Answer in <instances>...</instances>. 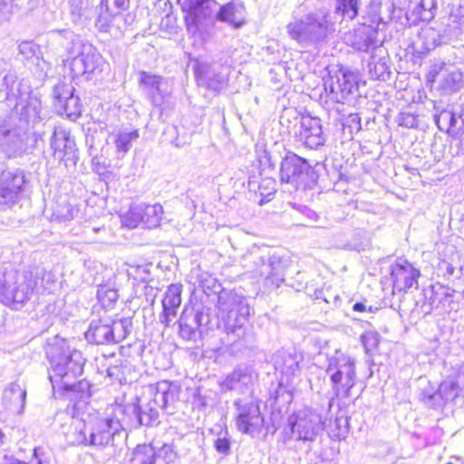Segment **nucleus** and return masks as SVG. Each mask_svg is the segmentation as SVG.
<instances>
[{
  "instance_id": "a878e982",
  "label": "nucleus",
  "mask_w": 464,
  "mask_h": 464,
  "mask_svg": "<svg viewBox=\"0 0 464 464\" xmlns=\"http://www.w3.org/2000/svg\"><path fill=\"white\" fill-rule=\"evenodd\" d=\"M434 121L441 131L452 136L464 134V115H457L450 110H443L434 116Z\"/></svg>"
},
{
  "instance_id": "0eeeda50",
  "label": "nucleus",
  "mask_w": 464,
  "mask_h": 464,
  "mask_svg": "<svg viewBox=\"0 0 464 464\" xmlns=\"http://www.w3.org/2000/svg\"><path fill=\"white\" fill-rule=\"evenodd\" d=\"M3 87H5V99L8 101L19 99L15 103L14 109L20 119L27 123H34L41 119L42 102L33 93H28L25 98L19 93V89L15 87L14 76L5 75L3 79ZM18 86V84H16Z\"/></svg>"
},
{
  "instance_id": "2eb2a0df",
  "label": "nucleus",
  "mask_w": 464,
  "mask_h": 464,
  "mask_svg": "<svg viewBox=\"0 0 464 464\" xmlns=\"http://www.w3.org/2000/svg\"><path fill=\"white\" fill-rule=\"evenodd\" d=\"M178 459V453L171 444H164L160 448L139 445L133 452L135 464H177Z\"/></svg>"
},
{
  "instance_id": "052dcab7",
  "label": "nucleus",
  "mask_w": 464,
  "mask_h": 464,
  "mask_svg": "<svg viewBox=\"0 0 464 464\" xmlns=\"http://www.w3.org/2000/svg\"><path fill=\"white\" fill-rule=\"evenodd\" d=\"M434 295H435V292L433 290V287H430V289L425 290V296H426V298H429V300H430L429 307H428V309L425 310L426 314L430 313V311L434 308V303H435Z\"/></svg>"
},
{
  "instance_id": "ea45409f",
  "label": "nucleus",
  "mask_w": 464,
  "mask_h": 464,
  "mask_svg": "<svg viewBox=\"0 0 464 464\" xmlns=\"http://www.w3.org/2000/svg\"><path fill=\"white\" fill-rule=\"evenodd\" d=\"M107 375L120 382H127V374L130 372V366L126 360L116 359L113 364L107 366Z\"/></svg>"
},
{
  "instance_id": "b1692460",
  "label": "nucleus",
  "mask_w": 464,
  "mask_h": 464,
  "mask_svg": "<svg viewBox=\"0 0 464 464\" xmlns=\"http://www.w3.org/2000/svg\"><path fill=\"white\" fill-rule=\"evenodd\" d=\"M182 285L172 284L165 292L164 298L162 299V314H160V322L169 326L171 321V316H176L177 309L181 304Z\"/></svg>"
},
{
  "instance_id": "a18cd8bd",
  "label": "nucleus",
  "mask_w": 464,
  "mask_h": 464,
  "mask_svg": "<svg viewBox=\"0 0 464 464\" xmlns=\"http://www.w3.org/2000/svg\"><path fill=\"white\" fill-rule=\"evenodd\" d=\"M118 292L108 285H100L97 290V298L102 305L107 309L111 308L118 300Z\"/></svg>"
},
{
  "instance_id": "39448f33",
  "label": "nucleus",
  "mask_w": 464,
  "mask_h": 464,
  "mask_svg": "<svg viewBox=\"0 0 464 464\" xmlns=\"http://www.w3.org/2000/svg\"><path fill=\"white\" fill-rule=\"evenodd\" d=\"M54 36L69 40L67 51L72 57L71 70L75 76L90 74L98 68L102 57L90 44H83L71 30L58 31Z\"/></svg>"
},
{
  "instance_id": "473e14b6",
  "label": "nucleus",
  "mask_w": 464,
  "mask_h": 464,
  "mask_svg": "<svg viewBox=\"0 0 464 464\" xmlns=\"http://www.w3.org/2000/svg\"><path fill=\"white\" fill-rule=\"evenodd\" d=\"M86 340L94 344H111V328L110 324L102 321H92L85 333Z\"/></svg>"
},
{
  "instance_id": "bb28decb",
  "label": "nucleus",
  "mask_w": 464,
  "mask_h": 464,
  "mask_svg": "<svg viewBox=\"0 0 464 464\" xmlns=\"http://www.w3.org/2000/svg\"><path fill=\"white\" fill-rule=\"evenodd\" d=\"M38 284V277L32 272H26L20 279L17 276V289L12 297L7 296L8 301H14V305L23 304L34 295Z\"/></svg>"
},
{
  "instance_id": "dca6fc26",
  "label": "nucleus",
  "mask_w": 464,
  "mask_h": 464,
  "mask_svg": "<svg viewBox=\"0 0 464 464\" xmlns=\"http://www.w3.org/2000/svg\"><path fill=\"white\" fill-rule=\"evenodd\" d=\"M25 179L23 171L5 170L0 175V208L14 205L19 198Z\"/></svg>"
},
{
  "instance_id": "774afa93",
  "label": "nucleus",
  "mask_w": 464,
  "mask_h": 464,
  "mask_svg": "<svg viewBox=\"0 0 464 464\" xmlns=\"http://www.w3.org/2000/svg\"><path fill=\"white\" fill-rule=\"evenodd\" d=\"M172 144H174L176 147H181L184 142H180L178 138H176L174 140L171 141Z\"/></svg>"
},
{
  "instance_id": "603ef678",
  "label": "nucleus",
  "mask_w": 464,
  "mask_h": 464,
  "mask_svg": "<svg viewBox=\"0 0 464 464\" xmlns=\"http://www.w3.org/2000/svg\"><path fill=\"white\" fill-rule=\"evenodd\" d=\"M396 121L400 126H403L406 128H414L418 125L417 118L414 114L411 112H401L397 118Z\"/></svg>"
},
{
  "instance_id": "680f3d73",
  "label": "nucleus",
  "mask_w": 464,
  "mask_h": 464,
  "mask_svg": "<svg viewBox=\"0 0 464 464\" xmlns=\"http://www.w3.org/2000/svg\"><path fill=\"white\" fill-rule=\"evenodd\" d=\"M11 12V5L8 2H0V20L6 19Z\"/></svg>"
},
{
  "instance_id": "72a5a7b5",
  "label": "nucleus",
  "mask_w": 464,
  "mask_h": 464,
  "mask_svg": "<svg viewBox=\"0 0 464 464\" xmlns=\"http://www.w3.org/2000/svg\"><path fill=\"white\" fill-rule=\"evenodd\" d=\"M77 214L78 209L69 203L67 198L61 197L53 207L51 220L66 223L72 220Z\"/></svg>"
},
{
  "instance_id": "69168bd1",
  "label": "nucleus",
  "mask_w": 464,
  "mask_h": 464,
  "mask_svg": "<svg viewBox=\"0 0 464 464\" xmlns=\"http://www.w3.org/2000/svg\"><path fill=\"white\" fill-rule=\"evenodd\" d=\"M353 311L356 312H365L366 311V305L363 303L357 302L353 306Z\"/></svg>"
},
{
  "instance_id": "864d4df0",
  "label": "nucleus",
  "mask_w": 464,
  "mask_h": 464,
  "mask_svg": "<svg viewBox=\"0 0 464 464\" xmlns=\"http://www.w3.org/2000/svg\"><path fill=\"white\" fill-rule=\"evenodd\" d=\"M67 389L78 391L82 393V398H88L92 395V384L86 380L80 381L76 385L70 382V386Z\"/></svg>"
},
{
  "instance_id": "f3484780",
  "label": "nucleus",
  "mask_w": 464,
  "mask_h": 464,
  "mask_svg": "<svg viewBox=\"0 0 464 464\" xmlns=\"http://www.w3.org/2000/svg\"><path fill=\"white\" fill-rule=\"evenodd\" d=\"M74 88L64 82L58 83L53 91V97L57 111L69 118H76L81 114L80 98L74 95Z\"/></svg>"
},
{
  "instance_id": "5fc2aeb1",
  "label": "nucleus",
  "mask_w": 464,
  "mask_h": 464,
  "mask_svg": "<svg viewBox=\"0 0 464 464\" xmlns=\"http://www.w3.org/2000/svg\"><path fill=\"white\" fill-rule=\"evenodd\" d=\"M234 5L232 2L227 3L226 5H223L218 13V16L221 20L228 21L230 23H236L235 15L233 13Z\"/></svg>"
},
{
  "instance_id": "9b49d317",
  "label": "nucleus",
  "mask_w": 464,
  "mask_h": 464,
  "mask_svg": "<svg viewBox=\"0 0 464 464\" xmlns=\"http://www.w3.org/2000/svg\"><path fill=\"white\" fill-rule=\"evenodd\" d=\"M51 131L50 146L53 157L64 163L65 167L74 166L77 160V150L70 132L62 127L49 126Z\"/></svg>"
},
{
  "instance_id": "338daca9",
  "label": "nucleus",
  "mask_w": 464,
  "mask_h": 464,
  "mask_svg": "<svg viewBox=\"0 0 464 464\" xmlns=\"http://www.w3.org/2000/svg\"><path fill=\"white\" fill-rule=\"evenodd\" d=\"M269 464H285V463H284V461H281L276 458H270Z\"/></svg>"
},
{
  "instance_id": "c03bdc74",
  "label": "nucleus",
  "mask_w": 464,
  "mask_h": 464,
  "mask_svg": "<svg viewBox=\"0 0 464 464\" xmlns=\"http://www.w3.org/2000/svg\"><path fill=\"white\" fill-rule=\"evenodd\" d=\"M16 274H4L0 276V302L5 305H14V301H8L7 296H13L11 290L13 288Z\"/></svg>"
},
{
  "instance_id": "37998d69",
  "label": "nucleus",
  "mask_w": 464,
  "mask_h": 464,
  "mask_svg": "<svg viewBox=\"0 0 464 464\" xmlns=\"http://www.w3.org/2000/svg\"><path fill=\"white\" fill-rule=\"evenodd\" d=\"M141 211L140 203L131 205L129 210L121 216L122 225L129 228L137 227L140 223H142Z\"/></svg>"
},
{
  "instance_id": "c85d7f7f",
  "label": "nucleus",
  "mask_w": 464,
  "mask_h": 464,
  "mask_svg": "<svg viewBox=\"0 0 464 464\" xmlns=\"http://www.w3.org/2000/svg\"><path fill=\"white\" fill-rule=\"evenodd\" d=\"M26 391L18 383L14 382L6 388L3 394V403L6 409L21 413L24 407Z\"/></svg>"
},
{
  "instance_id": "a211bd4d",
  "label": "nucleus",
  "mask_w": 464,
  "mask_h": 464,
  "mask_svg": "<svg viewBox=\"0 0 464 464\" xmlns=\"http://www.w3.org/2000/svg\"><path fill=\"white\" fill-rule=\"evenodd\" d=\"M302 353L295 350L290 352L286 350L277 351L272 358L276 371L282 374L281 382L285 380L288 383L292 378L299 375L300 362L303 361Z\"/></svg>"
},
{
  "instance_id": "6e6552de",
  "label": "nucleus",
  "mask_w": 464,
  "mask_h": 464,
  "mask_svg": "<svg viewBox=\"0 0 464 464\" xmlns=\"http://www.w3.org/2000/svg\"><path fill=\"white\" fill-rule=\"evenodd\" d=\"M292 437L296 440L313 442L324 430L321 415L311 409H302L288 419Z\"/></svg>"
},
{
  "instance_id": "6e6d98bb",
  "label": "nucleus",
  "mask_w": 464,
  "mask_h": 464,
  "mask_svg": "<svg viewBox=\"0 0 464 464\" xmlns=\"http://www.w3.org/2000/svg\"><path fill=\"white\" fill-rule=\"evenodd\" d=\"M215 449L218 453L221 454H228L230 450V440L226 436L224 437H218L215 440Z\"/></svg>"
},
{
  "instance_id": "e2e57ef3",
  "label": "nucleus",
  "mask_w": 464,
  "mask_h": 464,
  "mask_svg": "<svg viewBox=\"0 0 464 464\" xmlns=\"http://www.w3.org/2000/svg\"><path fill=\"white\" fill-rule=\"evenodd\" d=\"M362 341L364 344V346L367 348V345H368V343L370 341H372V343H369V345H371V347H375L376 346V339L374 337L373 334H364L362 336Z\"/></svg>"
},
{
  "instance_id": "393cba45",
  "label": "nucleus",
  "mask_w": 464,
  "mask_h": 464,
  "mask_svg": "<svg viewBox=\"0 0 464 464\" xmlns=\"http://www.w3.org/2000/svg\"><path fill=\"white\" fill-rule=\"evenodd\" d=\"M276 181L273 178L266 177L259 179L258 177H250L247 188L250 192L254 193V200L259 205H263L272 199L273 195L276 191Z\"/></svg>"
},
{
  "instance_id": "bf43d9fd",
  "label": "nucleus",
  "mask_w": 464,
  "mask_h": 464,
  "mask_svg": "<svg viewBox=\"0 0 464 464\" xmlns=\"http://www.w3.org/2000/svg\"><path fill=\"white\" fill-rule=\"evenodd\" d=\"M347 123L350 128H355L357 130H361V118L357 113L350 114L347 119Z\"/></svg>"
},
{
  "instance_id": "f704fd0d",
  "label": "nucleus",
  "mask_w": 464,
  "mask_h": 464,
  "mask_svg": "<svg viewBox=\"0 0 464 464\" xmlns=\"http://www.w3.org/2000/svg\"><path fill=\"white\" fill-rule=\"evenodd\" d=\"M19 136L20 130L14 122V117H0V142L14 145L19 140Z\"/></svg>"
},
{
  "instance_id": "8fccbe9b",
  "label": "nucleus",
  "mask_w": 464,
  "mask_h": 464,
  "mask_svg": "<svg viewBox=\"0 0 464 464\" xmlns=\"http://www.w3.org/2000/svg\"><path fill=\"white\" fill-rule=\"evenodd\" d=\"M461 82L462 74L458 71H454L444 77L442 87L445 91L453 92L459 89Z\"/></svg>"
},
{
  "instance_id": "0e129e2a",
  "label": "nucleus",
  "mask_w": 464,
  "mask_h": 464,
  "mask_svg": "<svg viewBox=\"0 0 464 464\" xmlns=\"http://www.w3.org/2000/svg\"><path fill=\"white\" fill-rule=\"evenodd\" d=\"M0 464H26V463L24 462V461H21L19 459H13V458H8V457L5 456L0 461Z\"/></svg>"
},
{
  "instance_id": "f257e3e1",
  "label": "nucleus",
  "mask_w": 464,
  "mask_h": 464,
  "mask_svg": "<svg viewBox=\"0 0 464 464\" xmlns=\"http://www.w3.org/2000/svg\"><path fill=\"white\" fill-rule=\"evenodd\" d=\"M218 308L221 320L219 327L225 332L223 343L237 352L241 351L247 344L245 324L249 315L248 304L236 292L222 290L218 294Z\"/></svg>"
},
{
  "instance_id": "4c0bfd02",
  "label": "nucleus",
  "mask_w": 464,
  "mask_h": 464,
  "mask_svg": "<svg viewBox=\"0 0 464 464\" xmlns=\"http://www.w3.org/2000/svg\"><path fill=\"white\" fill-rule=\"evenodd\" d=\"M324 90L327 97L334 102L343 103L345 102L342 83L337 73L330 75L325 81Z\"/></svg>"
},
{
  "instance_id": "a19ab883",
  "label": "nucleus",
  "mask_w": 464,
  "mask_h": 464,
  "mask_svg": "<svg viewBox=\"0 0 464 464\" xmlns=\"http://www.w3.org/2000/svg\"><path fill=\"white\" fill-rule=\"evenodd\" d=\"M139 138L138 130L126 131L121 130L117 133L115 145L117 151L125 154L132 145V142Z\"/></svg>"
},
{
  "instance_id": "c9c22d12",
  "label": "nucleus",
  "mask_w": 464,
  "mask_h": 464,
  "mask_svg": "<svg viewBox=\"0 0 464 464\" xmlns=\"http://www.w3.org/2000/svg\"><path fill=\"white\" fill-rule=\"evenodd\" d=\"M142 208V223L149 228H154L160 226L163 215V208L160 204L150 205L140 203Z\"/></svg>"
},
{
  "instance_id": "de8ad7c7",
  "label": "nucleus",
  "mask_w": 464,
  "mask_h": 464,
  "mask_svg": "<svg viewBox=\"0 0 464 464\" xmlns=\"http://www.w3.org/2000/svg\"><path fill=\"white\" fill-rule=\"evenodd\" d=\"M369 73L371 77L374 80H385L386 74H388V65L385 61L382 59H379L375 61V58L372 57V61L368 63Z\"/></svg>"
},
{
  "instance_id": "9d476101",
  "label": "nucleus",
  "mask_w": 464,
  "mask_h": 464,
  "mask_svg": "<svg viewBox=\"0 0 464 464\" xmlns=\"http://www.w3.org/2000/svg\"><path fill=\"white\" fill-rule=\"evenodd\" d=\"M237 411V427L239 431L257 437L263 430L264 417L259 405L254 401L238 400L235 402Z\"/></svg>"
},
{
  "instance_id": "49530a36",
  "label": "nucleus",
  "mask_w": 464,
  "mask_h": 464,
  "mask_svg": "<svg viewBox=\"0 0 464 464\" xmlns=\"http://www.w3.org/2000/svg\"><path fill=\"white\" fill-rule=\"evenodd\" d=\"M89 428L85 423L77 421L73 426V432L71 434L72 437V442L73 444L91 446Z\"/></svg>"
},
{
  "instance_id": "ddd939ff",
  "label": "nucleus",
  "mask_w": 464,
  "mask_h": 464,
  "mask_svg": "<svg viewBox=\"0 0 464 464\" xmlns=\"http://www.w3.org/2000/svg\"><path fill=\"white\" fill-rule=\"evenodd\" d=\"M194 71L198 84L215 92H219L227 83L228 72L221 64L197 61Z\"/></svg>"
},
{
  "instance_id": "f03ea898",
  "label": "nucleus",
  "mask_w": 464,
  "mask_h": 464,
  "mask_svg": "<svg viewBox=\"0 0 464 464\" xmlns=\"http://www.w3.org/2000/svg\"><path fill=\"white\" fill-rule=\"evenodd\" d=\"M45 353L51 365L49 379L53 383L57 378L68 388L70 382L82 374L85 359L82 352L71 349L64 339L55 337L53 343H48Z\"/></svg>"
},
{
  "instance_id": "f8f14e48",
  "label": "nucleus",
  "mask_w": 464,
  "mask_h": 464,
  "mask_svg": "<svg viewBox=\"0 0 464 464\" xmlns=\"http://www.w3.org/2000/svg\"><path fill=\"white\" fill-rule=\"evenodd\" d=\"M311 172V166L308 162L296 154L286 155L281 162V181L291 184L295 188L306 186Z\"/></svg>"
},
{
  "instance_id": "79ce46f5",
  "label": "nucleus",
  "mask_w": 464,
  "mask_h": 464,
  "mask_svg": "<svg viewBox=\"0 0 464 464\" xmlns=\"http://www.w3.org/2000/svg\"><path fill=\"white\" fill-rule=\"evenodd\" d=\"M19 53L27 61L39 65L41 59L40 47L31 41L22 42L18 45Z\"/></svg>"
},
{
  "instance_id": "13d9d810",
  "label": "nucleus",
  "mask_w": 464,
  "mask_h": 464,
  "mask_svg": "<svg viewBox=\"0 0 464 464\" xmlns=\"http://www.w3.org/2000/svg\"><path fill=\"white\" fill-rule=\"evenodd\" d=\"M450 20L452 24H450V27H453L454 29H458L459 32L464 30V15H460L458 20L457 14H451Z\"/></svg>"
},
{
  "instance_id": "4be33fe9",
  "label": "nucleus",
  "mask_w": 464,
  "mask_h": 464,
  "mask_svg": "<svg viewBox=\"0 0 464 464\" xmlns=\"http://www.w3.org/2000/svg\"><path fill=\"white\" fill-rule=\"evenodd\" d=\"M255 271L260 276H278L287 266V260L276 253L262 255L254 258Z\"/></svg>"
},
{
  "instance_id": "5701e85b",
  "label": "nucleus",
  "mask_w": 464,
  "mask_h": 464,
  "mask_svg": "<svg viewBox=\"0 0 464 464\" xmlns=\"http://www.w3.org/2000/svg\"><path fill=\"white\" fill-rule=\"evenodd\" d=\"M257 378V373L251 366L241 365L227 377L225 385L230 390L244 392L254 386Z\"/></svg>"
},
{
  "instance_id": "09e8293b",
  "label": "nucleus",
  "mask_w": 464,
  "mask_h": 464,
  "mask_svg": "<svg viewBox=\"0 0 464 464\" xmlns=\"http://www.w3.org/2000/svg\"><path fill=\"white\" fill-rule=\"evenodd\" d=\"M414 12L419 15V18L422 21H430L434 15L436 10V2H414Z\"/></svg>"
},
{
  "instance_id": "cd10ccee",
  "label": "nucleus",
  "mask_w": 464,
  "mask_h": 464,
  "mask_svg": "<svg viewBox=\"0 0 464 464\" xmlns=\"http://www.w3.org/2000/svg\"><path fill=\"white\" fill-rule=\"evenodd\" d=\"M378 32L370 25H362L354 30L348 41L351 45L361 52H367L372 45L376 44Z\"/></svg>"
},
{
  "instance_id": "6ab92c4d",
  "label": "nucleus",
  "mask_w": 464,
  "mask_h": 464,
  "mask_svg": "<svg viewBox=\"0 0 464 464\" xmlns=\"http://www.w3.org/2000/svg\"><path fill=\"white\" fill-rule=\"evenodd\" d=\"M208 322V315L203 311L186 305L179 320V336L188 341L196 340L198 330Z\"/></svg>"
},
{
  "instance_id": "7ed1b4c3",
  "label": "nucleus",
  "mask_w": 464,
  "mask_h": 464,
  "mask_svg": "<svg viewBox=\"0 0 464 464\" xmlns=\"http://www.w3.org/2000/svg\"><path fill=\"white\" fill-rule=\"evenodd\" d=\"M177 398V387L169 382L160 383L156 389L154 399L141 404L139 398L135 402L123 406L122 412L126 416V421L132 427L152 426L159 422L158 407L166 408Z\"/></svg>"
},
{
  "instance_id": "58836bf2",
  "label": "nucleus",
  "mask_w": 464,
  "mask_h": 464,
  "mask_svg": "<svg viewBox=\"0 0 464 464\" xmlns=\"http://www.w3.org/2000/svg\"><path fill=\"white\" fill-rule=\"evenodd\" d=\"M111 343L122 342L130 334L131 322L128 318H121L110 324Z\"/></svg>"
},
{
  "instance_id": "e433bc0d",
  "label": "nucleus",
  "mask_w": 464,
  "mask_h": 464,
  "mask_svg": "<svg viewBox=\"0 0 464 464\" xmlns=\"http://www.w3.org/2000/svg\"><path fill=\"white\" fill-rule=\"evenodd\" d=\"M337 74L342 83L343 94L346 100L349 95L358 89L360 74L349 70H340Z\"/></svg>"
},
{
  "instance_id": "4d7b16f0",
  "label": "nucleus",
  "mask_w": 464,
  "mask_h": 464,
  "mask_svg": "<svg viewBox=\"0 0 464 464\" xmlns=\"http://www.w3.org/2000/svg\"><path fill=\"white\" fill-rule=\"evenodd\" d=\"M138 274L140 276L141 283L144 284V288L146 290V295H150L148 291L153 292V287L151 285H149V279H150V271L146 268L138 269Z\"/></svg>"
},
{
  "instance_id": "7c9ffc66",
  "label": "nucleus",
  "mask_w": 464,
  "mask_h": 464,
  "mask_svg": "<svg viewBox=\"0 0 464 464\" xmlns=\"http://www.w3.org/2000/svg\"><path fill=\"white\" fill-rule=\"evenodd\" d=\"M162 81L163 79L160 76L146 72H140V84L154 105H159L161 102L162 93L160 86Z\"/></svg>"
},
{
  "instance_id": "aec40b11",
  "label": "nucleus",
  "mask_w": 464,
  "mask_h": 464,
  "mask_svg": "<svg viewBox=\"0 0 464 464\" xmlns=\"http://www.w3.org/2000/svg\"><path fill=\"white\" fill-rule=\"evenodd\" d=\"M299 141L309 149H318L323 146L325 138L323 133L321 120L317 117L302 116L299 130Z\"/></svg>"
},
{
  "instance_id": "2f4dec72",
  "label": "nucleus",
  "mask_w": 464,
  "mask_h": 464,
  "mask_svg": "<svg viewBox=\"0 0 464 464\" xmlns=\"http://www.w3.org/2000/svg\"><path fill=\"white\" fill-rule=\"evenodd\" d=\"M180 4V2H177ZM207 2H181V7L183 10H188V15L186 21L188 24V30L189 32H196L198 25L201 24V20L206 18L207 8L204 4Z\"/></svg>"
},
{
  "instance_id": "423d86ee",
  "label": "nucleus",
  "mask_w": 464,
  "mask_h": 464,
  "mask_svg": "<svg viewBox=\"0 0 464 464\" xmlns=\"http://www.w3.org/2000/svg\"><path fill=\"white\" fill-rule=\"evenodd\" d=\"M326 373L333 383L334 396H351V390L355 384L356 372L354 359L345 353L336 351L328 358Z\"/></svg>"
},
{
  "instance_id": "4468645a",
  "label": "nucleus",
  "mask_w": 464,
  "mask_h": 464,
  "mask_svg": "<svg viewBox=\"0 0 464 464\" xmlns=\"http://www.w3.org/2000/svg\"><path fill=\"white\" fill-rule=\"evenodd\" d=\"M89 433L91 446L103 448L113 445L122 436L123 429L119 420L104 418L93 421L89 428Z\"/></svg>"
},
{
  "instance_id": "412c9836",
  "label": "nucleus",
  "mask_w": 464,
  "mask_h": 464,
  "mask_svg": "<svg viewBox=\"0 0 464 464\" xmlns=\"http://www.w3.org/2000/svg\"><path fill=\"white\" fill-rule=\"evenodd\" d=\"M391 276L393 290L401 292L418 285L420 271L407 260L401 259L392 266Z\"/></svg>"
},
{
  "instance_id": "1a4fd4ad",
  "label": "nucleus",
  "mask_w": 464,
  "mask_h": 464,
  "mask_svg": "<svg viewBox=\"0 0 464 464\" xmlns=\"http://www.w3.org/2000/svg\"><path fill=\"white\" fill-rule=\"evenodd\" d=\"M459 375L448 377L437 390L431 387L424 389L420 395V401L429 408L440 409L447 402L454 401L464 390L459 384Z\"/></svg>"
},
{
  "instance_id": "20e7f679",
  "label": "nucleus",
  "mask_w": 464,
  "mask_h": 464,
  "mask_svg": "<svg viewBox=\"0 0 464 464\" xmlns=\"http://www.w3.org/2000/svg\"><path fill=\"white\" fill-rule=\"evenodd\" d=\"M303 11V5H300L294 12L295 21L290 22L286 26L288 35L303 44L324 40L331 26L327 13L319 10L301 15Z\"/></svg>"
},
{
  "instance_id": "c756f323",
  "label": "nucleus",
  "mask_w": 464,
  "mask_h": 464,
  "mask_svg": "<svg viewBox=\"0 0 464 464\" xmlns=\"http://www.w3.org/2000/svg\"><path fill=\"white\" fill-rule=\"evenodd\" d=\"M126 2H101L99 15L96 20V26L103 32H107L113 18L125 9Z\"/></svg>"
},
{
  "instance_id": "3c124183",
  "label": "nucleus",
  "mask_w": 464,
  "mask_h": 464,
  "mask_svg": "<svg viewBox=\"0 0 464 464\" xmlns=\"http://www.w3.org/2000/svg\"><path fill=\"white\" fill-rule=\"evenodd\" d=\"M358 2H338L336 11L342 13L343 16L353 19L358 14Z\"/></svg>"
}]
</instances>
